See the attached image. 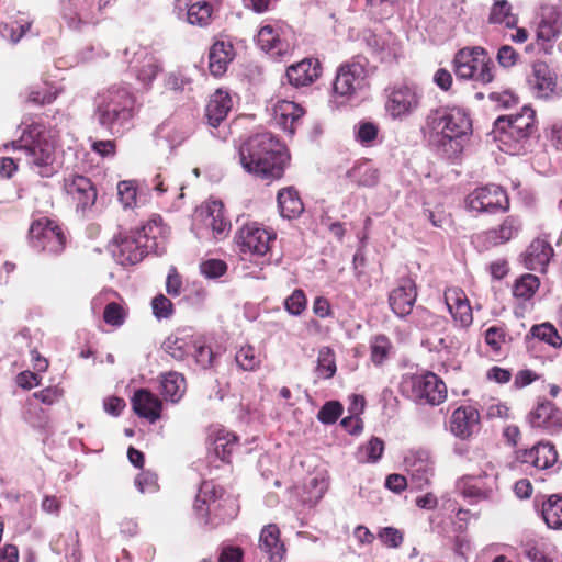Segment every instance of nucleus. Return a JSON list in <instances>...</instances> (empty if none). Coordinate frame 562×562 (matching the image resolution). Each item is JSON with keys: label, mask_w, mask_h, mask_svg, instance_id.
<instances>
[{"label": "nucleus", "mask_w": 562, "mask_h": 562, "mask_svg": "<svg viewBox=\"0 0 562 562\" xmlns=\"http://www.w3.org/2000/svg\"><path fill=\"white\" fill-rule=\"evenodd\" d=\"M243 169L262 180L280 179L289 161L282 144L268 132L250 136L238 148Z\"/></svg>", "instance_id": "nucleus-1"}, {"label": "nucleus", "mask_w": 562, "mask_h": 562, "mask_svg": "<svg viewBox=\"0 0 562 562\" xmlns=\"http://www.w3.org/2000/svg\"><path fill=\"white\" fill-rule=\"evenodd\" d=\"M168 236L169 228L155 217L137 231L120 233L111 241L110 251L117 263L135 265L148 254H164Z\"/></svg>", "instance_id": "nucleus-2"}, {"label": "nucleus", "mask_w": 562, "mask_h": 562, "mask_svg": "<svg viewBox=\"0 0 562 562\" xmlns=\"http://www.w3.org/2000/svg\"><path fill=\"white\" fill-rule=\"evenodd\" d=\"M430 143L445 156H458L472 133L469 113L461 108H449L430 113L426 120Z\"/></svg>", "instance_id": "nucleus-3"}, {"label": "nucleus", "mask_w": 562, "mask_h": 562, "mask_svg": "<svg viewBox=\"0 0 562 562\" xmlns=\"http://www.w3.org/2000/svg\"><path fill=\"white\" fill-rule=\"evenodd\" d=\"M135 114V97L124 85H112L94 98V117L112 135L122 134Z\"/></svg>", "instance_id": "nucleus-4"}, {"label": "nucleus", "mask_w": 562, "mask_h": 562, "mask_svg": "<svg viewBox=\"0 0 562 562\" xmlns=\"http://www.w3.org/2000/svg\"><path fill=\"white\" fill-rule=\"evenodd\" d=\"M12 147L21 153L18 159H24L31 170L43 178H49L57 171L55 144L49 139L43 125H26L21 137L12 142Z\"/></svg>", "instance_id": "nucleus-5"}, {"label": "nucleus", "mask_w": 562, "mask_h": 562, "mask_svg": "<svg viewBox=\"0 0 562 562\" xmlns=\"http://www.w3.org/2000/svg\"><path fill=\"white\" fill-rule=\"evenodd\" d=\"M369 61L363 56H356L340 65L334 81L335 98L350 101L369 87Z\"/></svg>", "instance_id": "nucleus-6"}, {"label": "nucleus", "mask_w": 562, "mask_h": 562, "mask_svg": "<svg viewBox=\"0 0 562 562\" xmlns=\"http://www.w3.org/2000/svg\"><path fill=\"white\" fill-rule=\"evenodd\" d=\"M454 74L460 79L487 85L494 79L493 60L482 47H464L453 59Z\"/></svg>", "instance_id": "nucleus-7"}, {"label": "nucleus", "mask_w": 562, "mask_h": 562, "mask_svg": "<svg viewBox=\"0 0 562 562\" xmlns=\"http://www.w3.org/2000/svg\"><path fill=\"white\" fill-rule=\"evenodd\" d=\"M498 473L493 463L487 461L479 475H464L456 483L457 491L470 502L493 499L497 493Z\"/></svg>", "instance_id": "nucleus-8"}, {"label": "nucleus", "mask_w": 562, "mask_h": 562, "mask_svg": "<svg viewBox=\"0 0 562 562\" xmlns=\"http://www.w3.org/2000/svg\"><path fill=\"white\" fill-rule=\"evenodd\" d=\"M422 90L415 85L400 83L386 90L384 109L386 114L395 121H405L420 106Z\"/></svg>", "instance_id": "nucleus-9"}, {"label": "nucleus", "mask_w": 562, "mask_h": 562, "mask_svg": "<svg viewBox=\"0 0 562 562\" xmlns=\"http://www.w3.org/2000/svg\"><path fill=\"white\" fill-rule=\"evenodd\" d=\"M403 393L422 404L439 405L447 397V387L435 373L415 374L402 382Z\"/></svg>", "instance_id": "nucleus-10"}, {"label": "nucleus", "mask_w": 562, "mask_h": 562, "mask_svg": "<svg viewBox=\"0 0 562 562\" xmlns=\"http://www.w3.org/2000/svg\"><path fill=\"white\" fill-rule=\"evenodd\" d=\"M469 212L475 214L505 212L509 209V200L504 189L496 184H486L474 189L464 200Z\"/></svg>", "instance_id": "nucleus-11"}, {"label": "nucleus", "mask_w": 562, "mask_h": 562, "mask_svg": "<svg viewBox=\"0 0 562 562\" xmlns=\"http://www.w3.org/2000/svg\"><path fill=\"white\" fill-rule=\"evenodd\" d=\"M29 237L33 248L49 254H59L66 244V236L60 226L45 217L32 223Z\"/></svg>", "instance_id": "nucleus-12"}, {"label": "nucleus", "mask_w": 562, "mask_h": 562, "mask_svg": "<svg viewBox=\"0 0 562 562\" xmlns=\"http://www.w3.org/2000/svg\"><path fill=\"white\" fill-rule=\"evenodd\" d=\"M63 189L78 214L87 217L92 213L97 200V190L89 178L69 175L64 179Z\"/></svg>", "instance_id": "nucleus-13"}, {"label": "nucleus", "mask_w": 562, "mask_h": 562, "mask_svg": "<svg viewBox=\"0 0 562 562\" xmlns=\"http://www.w3.org/2000/svg\"><path fill=\"white\" fill-rule=\"evenodd\" d=\"M273 239L274 234L257 222L246 223L235 235L236 246L244 255H266Z\"/></svg>", "instance_id": "nucleus-14"}, {"label": "nucleus", "mask_w": 562, "mask_h": 562, "mask_svg": "<svg viewBox=\"0 0 562 562\" xmlns=\"http://www.w3.org/2000/svg\"><path fill=\"white\" fill-rule=\"evenodd\" d=\"M223 497V490L218 488L212 481H204L198 492L194 509L196 514L203 518L204 525L216 527L221 521L226 518H233L234 513L223 516L216 521L211 517V514L216 515L217 508L221 507Z\"/></svg>", "instance_id": "nucleus-15"}, {"label": "nucleus", "mask_w": 562, "mask_h": 562, "mask_svg": "<svg viewBox=\"0 0 562 562\" xmlns=\"http://www.w3.org/2000/svg\"><path fill=\"white\" fill-rule=\"evenodd\" d=\"M528 85L532 94L539 99H553L561 94L555 72L543 61H537L531 67Z\"/></svg>", "instance_id": "nucleus-16"}, {"label": "nucleus", "mask_w": 562, "mask_h": 562, "mask_svg": "<svg viewBox=\"0 0 562 562\" xmlns=\"http://www.w3.org/2000/svg\"><path fill=\"white\" fill-rule=\"evenodd\" d=\"M257 45L271 57H283L291 50V45L284 37V26L278 22L263 24L256 37Z\"/></svg>", "instance_id": "nucleus-17"}, {"label": "nucleus", "mask_w": 562, "mask_h": 562, "mask_svg": "<svg viewBox=\"0 0 562 562\" xmlns=\"http://www.w3.org/2000/svg\"><path fill=\"white\" fill-rule=\"evenodd\" d=\"M494 137L499 143V149L510 155H518L530 134L518 130L508 123L506 117H498L494 123Z\"/></svg>", "instance_id": "nucleus-18"}, {"label": "nucleus", "mask_w": 562, "mask_h": 562, "mask_svg": "<svg viewBox=\"0 0 562 562\" xmlns=\"http://www.w3.org/2000/svg\"><path fill=\"white\" fill-rule=\"evenodd\" d=\"M406 471L417 488L428 485L434 475V461L430 452L424 449L409 451L405 457Z\"/></svg>", "instance_id": "nucleus-19"}, {"label": "nucleus", "mask_w": 562, "mask_h": 562, "mask_svg": "<svg viewBox=\"0 0 562 562\" xmlns=\"http://www.w3.org/2000/svg\"><path fill=\"white\" fill-rule=\"evenodd\" d=\"M516 459L536 470H550L558 462V452L552 443L540 441L530 449L517 451Z\"/></svg>", "instance_id": "nucleus-20"}, {"label": "nucleus", "mask_w": 562, "mask_h": 562, "mask_svg": "<svg viewBox=\"0 0 562 562\" xmlns=\"http://www.w3.org/2000/svg\"><path fill=\"white\" fill-rule=\"evenodd\" d=\"M481 415L474 406H460L450 416V431L459 439L465 440L480 430Z\"/></svg>", "instance_id": "nucleus-21"}, {"label": "nucleus", "mask_w": 562, "mask_h": 562, "mask_svg": "<svg viewBox=\"0 0 562 562\" xmlns=\"http://www.w3.org/2000/svg\"><path fill=\"white\" fill-rule=\"evenodd\" d=\"M201 223L205 229H211L214 237L224 235L229 228V222L224 216L221 201H209L194 215V225Z\"/></svg>", "instance_id": "nucleus-22"}, {"label": "nucleus", "mask_w": 562, "mask_h": 562, "mask_svg": "<svg viewBox=\"0 0 562 562\" xmlns=\"http://www.w3.org/2000/svg\"><path fill=\"white\" fill-rule=\"evenodd\" d=\"M528 420L532 428L553 435L562 429V411L552 402L543 401L529 413Z\"/></svg>", "instance_id": "nucleus-23"}, {"label": "nucleus", "mask_w": 562, "mask_h": 562, "mask_svg": "<svg viewBox=\"0 0 562 562\" xmlns=\"http://www.w3.org/2000/svg\"><path fill=\"white\" fill-rule=\"evenodd\" d=\"M562 33V12L553 5L541 8L540 21L537 27V42L546 49Z\"/></svg>", "instance_id": "nucleus-24"}, {"label": "nucleus", "mask_w": 562, "mask_h": 562, "mask_svg": "<svg viewBox=\"0 0 562 562\" xmlns=\"http://www.w3.org/2000/svg\"><path fill=\"white\" fill-rule=\"evenodd\" d=\"M417 299L415 282L409 279L400 280L396 288L389 295V303L392 311L398 317H405L411 314Z\"/></svg>", "instance_id": "nucleus-25"}, {"label": "nucleus", "mask_w": 562, "mask_h": 562, "mask_svg": "<svg viewBox=\"0 0 562 562\" xmlns=\"http://www.w3.org/2000/svg\"><path fill=\"white\" fill-rule=\"evenodd\" d=\"M268 110L276 124L290 134L294 133L296 124L304 114V110L297 103L289 100H277Z\"/></svg>", "instance_id": "nucleus-26"}, {"label": "nucleus", "mask_w": 562, "mask_h": 562, "mask_svg": "<svg viewBox=\"0 0 562 562\" xmlns=\"http://www.w3.org/2000/svg\"><path fill=\"white\" fill-rule=\"evenodd\" d=\"M445 303L454 322L462 327L472 324L473 315L469 300L460 288H449L445 291Z\"/></svg>", "instance_id": "nucleus-27"}, {"label": "nucleus", "mask_w": 562, "mask_h": 562, "mask_svg": "<svg viewBox=\"0 0 562 562\" xmlns=\"http://www.w3.org/2000/svg\"><path fill=\"white\" fill-rule=\"evenodd\" d=\"M130 69L143 85H149L160 70L157 58L146 48H138L133 53Z\"/></svg>", "instance_id": "nucleus-28"}, {"label": "nucleus", "mask_w": 562, "mask_h": 562, "mask_svg": "<svg viewBox=\"0 0 562 562\" xmlns=\"http://www.w3.org/2000/svg\"><path fill=\"white\" fill-rule=\"evenodd\" d=\"M175 13L179 20L191 25L205 26L212 16V5L206 1H198L189 5L188 0H176Z\"/></svg>", "instance_id": "nucleus-29"}, {"label": "nucleus", "mask_w": 562, "mask_h": 562, "mask_svg": "<svg viewBox=\"0 0 562 562\" xmlns=\"http://www.w3.org/2000/svg\"><path fill=\"white\" fill-rule=\"evenodd\" d=\"M196 336L188 329L178 330L165 339L162 348L173 359L184 361L192 353Z\"/></svg>", "instance_id": "nucleus-30"}, {"label": "nucleus", "mask_w": 562, "mask_h": 562, "mask_svg": "<svg viewBox=\"0 0 562 562\" xmlns=\"http://www.w3.org/2000/svg\"><path fill=\"white\" fill-rule=\"evenodd\" d=\"M134 412L149 423L154 424L161 417L162 403L150 391L140 389L132 397Z\"/></svg>", "instance_id": "nucleus-31"}, {"label": "nucleus", "mask_w": 562, "mask_h": 562, "mask_svg": "<svg viewBox=\"0 0 562 562\" xmlns=\"http://www.w3.org/2000/svg\"><path fill=\"white\" fill-rule=\"evenodd\" d=\"M259 549L270 562H281L283 560L285 547L280 539V529L277 525L269 524L261 529Z\"/></svg>", "instance_id": "nucleus-32"}, {"label": "nucleus", "mask_w": 562, "mask_h": 562, "mask_svg": "<svg viewBox=\"0 0 562 562\" xmlns=\"http://www.w3.org/2000/svg\"><path fill=\"white\" fill-rule=\"evenodd\" d=\"M234 57L235 50L229 41H215L209 53V68L211 74L215 77L224 75Z\"/></svg>", "instance_id": "nucleus-33"}, {"label": "nucleus", "mask_w": 562, "mask_h": 562, "mask_svg": "<svg viewBox=\"0 0 562 562\" xmlns=\"http://www.w3.org/2000/svg\"><path fill=\"white\" fill-rule=\"evenodd\" d=\"M233 106V102L228 92L216 90L206 104L205 116L211 127H218L226 119Z\"/></svg>", "instance_id": "nucleus-34"}, {"label": "nucleus", "mask_w": 562, "mask_h": 562, "mask_svg": "<svg viewBox=\"0 0 562 562\" xmlns=\"http://www.w3.org/2000/svg\"><path fill=\"white\" fill-rule=\"evenodd\" d=\"M319 76V64L315 59H303L286 69V78L294 87H304L314 82Z\"/></svg>", "instance_id": "nucleus-35"}, {"label": "nucleus", "mask_w": 562, "mask_h": 562, "mask_svg": "<svg viewBox=\"0 0 562 562\" xmlns=\"http://www.w3.org/2000/svg\"><path fill=\"white\" fill-rule=\"evenodd\" d=\"M553 255V249L544 239H535L526 250L524 262L530 270L543 271Z\"/></svg>", "instance_id": "nucleus-36"}, {"label": "nucleus", "mask_w": 562, "mask_h": 562, "mask_svg": "<svg viewBox=\"0 0 562 562\" xmlns=\"http://www.w3.org/2000/svg\"><path fill=\"white\" fill-rule=\"evenodd\" d=\"M521 229V221L514 215L506 216L496 228L485 233L486 241L491 246L503 245L518 236Z\"/></svg>", "instance_id": "nucleus-37"}, {"label": "nucleus", "mask_w": 562, "mask_h": 562, "mask_svg": "<svg viewBox=\"0 0 562 562\" xmlns=\"http://www.w3.org/2000/svg\"><path fill=\"white\" fill-rule=\"evenodd\" d=\"M277 201L281 216L288 220L296 218L304 210L297 191L292 187L281 189Z\"/></svg>", "instance_id": "nucleus-38"}, {"label": "nucleus", "mask_w": 562, "mask_h": 562, "mask_svg": "<svg viewBox=\"0 0 562 562\" xmlns=\"http://www.w3.org/2000/svg\"><path fill=\"white\" fill-rule=\"evenodd\" d=\"M160 392L162 396L171 403L181 400L186 392V380L178 372H167L160 376Z\"/></svg>", "instance_id": "nucleus-39"}, {"label": "nucleus", "mask_w": 562, "mask_h": 562, "mask_svg": "<svg viewBox=\"0 0 562 562\" xmlns=\"http://www.w3.org/2000/svg\"><path fill=\"white\" fill-rule=\"evenodd\" d=\"M541 516L549 529L562 530V496L552 494L541 505Z\"/></svg>", "instance_id": "nucleus-40"}, {"label": "nucleus", "mask_w": 562, "mask_h": 562, "mask_svg": "<svg viewBox=\"0 0 562 562\" xmlns=\"http://www.w3.org/2000/svg\"><path fill=\"white\" fill-rule=\"evenodd\" d=\"M347 177L359 187H373L379 182V170L371 161L363 160L355 164Z\"/></svg>", "instance_id": "nucleus-41"}, {"label": "nucleus", "mask_w": 562, "mask_h": 562, "mask_svg": "<svg viewBox=\"0 0 562 562\" xmlns=\"http://www.w3.org/2000/svg\"><path fill=\"white\" fill-rule=\"evenodd\" d=\"M211 440L213 446L212 449L216 457L222 461H227L236 447V435L226 429H218L213 432Z\"/></svg>", "instance_id": "nucleus-42"}, {"label": "nucleus", "mask_w": 562, "mask_h": 562, "mask_svg": "<svg viewBox=\"0 0 562 562\" xmlns=\"http://www.w3.org/2000/svg\"><path fill=\"white\" fill-rule=\"evenodd\" d=\"M63 19L70 29L78 30L82 24L94 23L98 16L92 9L85 8L81 4L80 8L65 7Z\"/></svg>", "instance_id": "nucleus-43"}, {"label": "nucleus", "mask_w": 562, "mask_h": 562, "mask_svg": "<svg viewBox=\"0 0 562 562\" xmlns=\"http://www.w3.org/2000/svg\"><path fill=\"white\" fill-rule=\"evenodd\" d=\"M488 21L495 24H504L506 27H514L517 24V18L512 13V5L507 0H494Z\"/></svg>", "instance_id": "nucleus-44"}, {"label": "nucleus", "mask_w": 562, "mask_h": 562, "mask_svg": "<svg viewBox=\"0 0 562 562\" xmlns=\"http://www.w3.org/2000/svg\"><path fill=\"white\" fill-rule=\"evenodd\" d=\"M540 285L538 277L526 273L518 278L513 285V295L521 301L530 300Z\"/></svg>", "instance_id": "nucleus-45"}, {"label": "nucleus", "mask_w": 562, "mask_h": 562, "mask_svg": "<svg viewBox=\"0 0 562 562\" xmlns=\"http://www.w3.org/2000/svg\"><path fill=\"white\" fill-rule=\"evenodd\" d=\"M337 370L335 352L331 348L324 346L317 352L316 373L323 379H330Z\"/></svg>", "instance_id": "nucleus-46"}, {"label": "nucleus", "mask_w": 562, "mask_h": 562, "mask_svg": "<svg viewBox=\"0 0 562 562\" xmlns=\"http://www.w3.org/2000/svg\"><path fill=\"white\" fill-rule=\"evenodd\" d=\"M530 333L533 337L547 342L553 348H561L562 346L561 336L559 335L557 328L550 323L533 325L530 329Z\"/></svg>", "instance_id": "nucleus-47"}, {"label": "nucleus", "mask_w": 562, "mask_h": 562, "mask_svg": "<svg viewBox=\"0 0 562 562\" xmlns=\"http://www.w3.org/2000/svg\"><path fill=\"white\" fill-rule=\"evenodd\" d=\"M236 363L245 371L256 370L260 366V356L256 349L246 345L239 348L235 356Z\"/></svg>", "instance_id": "nucleus-48"}, {"label": "nucleus", "mask_w": 562, "mask_h": 562, "mask_svg": "<svg viewBox=\"0 0 562 562\" xmlns=\"http://www.w3.org/2000/svg\"><path fill=\"white\" fill-rule=\"evenodd\" d=\"M14 24H3L0 26L2 37L9 40L12 43H18L30 30L32 21L20 19Z\"/></svg>", "instance_id": "nucleus-49"}, {"label": "nucleus", "mask_w": 562, "mask_h": 562, "mask_svg": "<svg viewBox=\"0 0 562 562\" xmlns=\"http://www.w3.org/2000/svg\"><path fill=\"white\" fill-rule=\"evenodd\" d=\"M190 358H192L202 369H206L212 364L213 351L209 346H206L202 336H196Z\"/></svg>", "instance_id": "nucleus-50"}, {"label": "nucleus", "mask_w": 562, "mask_h": 562, "mask_svg": "<svg viewBox=\"0 0 562 562\" xmlns=\"http://www.w3.org/2000/svg\"><path fill=\"white\" fill-rule=\"evenodd\" d=\"M513 126L531 135L535 128V111L524 106L521 112L515 115L505 116Z\"/></svg>", "instance_id": "nucleus-51"}, {"label": "nucleus", "mask_w": 562, "mask_h": 562, "mask_svg": "<svg viewBox=\"0 0 562 562\" xmlns=\"http://www.w3.org/2000/svg\"><path fill=\"white\" fill-rule=\"evenodd\" d=\"M391 341L385 336H376L371 341V359L375 364H381L389 356Z\"/></svg>", "instance_id": "nucleus-52"}, {"label": "nucleus", "mask_w": 562, "mask_h": 562, "mask_svg": "<svg viewBox=\"0 0 562 562\" xmlns=\"http://www.w3.org/2000/svg\"><path fill=\"white\" fill-rule=\"evenodd\" d=\"M384 451V442L373 437L366 446L360 450L359 459L366 462H376Z\"/></svg>", "instance_id": "nucleus-53"}, {"label": "nucleus", "mask_w": 562, "mask_h": 562, "mask_svg": "<svg viewBox=\"0 0 562 562\" xmlns=\"http://www.w3.org/2000/svg\"><path fill=\"white\" fill-rule=\"evenodd\" d=\"M57 98V90L53 87H34L30 90L27 100L34 104L43 105L52 103Z\"/></svg>", "instance_id": "nucleus-54"}, {"label": "nucleus", "mask_w": 562, "mask_h": 562, "mask_svg": "<svg viewBox=\"0 0 562 562\" xmlns=\"http://www.w3.org/2000/svg\"><path fill=\"white\" fill-rule=\"evenodd\" d=\"M159 133L162 134L164 137L168 140L170 146L177 147L181 145L191 134L189 128L184 127H176V126H169V125H162L159 128Z\"/></svg>", "instance_id": "nucleus-55"}, {"label": "nucleus", "mask_w": 562, "mask_h": 562, "mask_svg": "<svg viewBox=\"0 0 562 562\" xmlns=\"http://www.w3.org/2000/svg\"><path fill=\"white\" fill-rule=\"evenodd\" d=\"M23 419L33 428H43L47 423L44 409L34 405L31 401L26 404V409L23 413Z\"/></svg>", "instance_id": "nucleus-56"}, {"label": "nucleus", "mask_w": 562, "mask_h": 562, "mask_svg": "<svg viewBox=\"0 0 562 562\" xmlns=\"http://www.w3.org/2000/svg\"><path fill=\"white\" fill-rule=\"evenodd\" d=\"M342 414V405L337 401H330L318 411L317 418L323 424H334Z\"/></svg>", "instance_id": "nucleus-57"}, {"label": "nucleus", "mask_w": 562, "mask_h": 562, "mask_svg": "<svg viewBox=\"0 0 562 562\" xmlns=\"http://www.w3.org/2000/svg\"><path fill=\"white\" fill-rule=\"evenodd\" d=\"M126 317L124 308L116 302L106 303L103 312V319L108 325L121 326Z\"/></svg>", "instance_id": "nucleus-58"}, {"label": "nucleus", "mask_w": 562, "mask_h": 562, "mask_svg": "<svg viewBox=\"0 0 562 562\" xmlns=\"http://www.w3.org/2000/svg\"><path fill=\"white\" fill-rule=\"evenodd\" d=\"M378 538L383 546L387 548H398L403 543V532L394 527L381 528L378 532Z\"/></svg>", "instance_id": "nucleus-59"}, {"label": "nucleus", "mask_w": 562, "mask_h": 562, "mask_svg": "<svg viewBox=\"0 0 562 562\" xmlns=\"http://www.w3.org/2000/svg\"><path fill=\"white\" fill-rule=\"evenodd\" d=\"M117 195L124 207L136 204V188L133 181H121L117 184Z\"/></svg>", "instance_id": "nucleus-60"}, {"label": "nucleus", "mask_w": 562, "mask_h": 562, "mask_svg": "<svg viewBox=\"0 0 562 562\" xmlns=\"http://www.w3.org/2000/svg\"><path fill=\"white\" fill-rule=\"evenodd\" d=\"M285 310L294 316L300 315L306 307V297L302 290H294L284 301Z\"/></svg>", "instance_id": "nucleus-61"}, {"label": "nucleus", "mask_w": 562, "mask_h": 562, "mask_svg": "<svg viewBox=\"0 0 562 562\" xmlns=\"http://www.w3.org/2000/svg\"><path fill=\"white\" fill-rule=\"evenodd\" d=\"M226 263L220 259H209L200 265L201 273L209 279H215L223 276L226 272Z\"/></svg>", "instance_id": "nucleus-62"}, {"label": "nucleus", "mask_w": 562, "mask_h": 562, "mask_svg": "<svg viewBox=\"0 0 562 562\" xmlns=\"http://www.w3.org/2000/svg\"><path fill=\"white\" fill-rule=\"evenodd\" d=\"M153 313L158 319L168 318L172 312V303L165 295L159 294L151 301Z\"/></svg>", "instance_id": "nucleus-63"}, {"label": "nucleus", "mask_w": 562, "mask_h": 562, "mask_svg": "<svg viewBox=\"0 0 562 562\" xmlns=\"http://www.w3.org/2000/svg\"><path fill=\"white\" fill-rule=\"evenodd\" d=\"M135 485L140 493H154L158 490L157 475L149 471L142 472L135 479Z\"/></svg>", "instance_id": "nucleus-64"}]
</instances>
